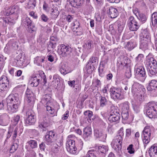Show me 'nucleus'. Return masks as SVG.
Listing matches in <instances>:
<instances>
[{"mask_svg":"<svg viewBox=\"0 0 157 157\" xmlns=\"http://www.w3.org/2000/svg\"><path fill=\"white\" fill-rule=\"evenodd\" d=\"M124 135L123 128H122L118 131L117 135L114 137L112 141L111 145L114 149L117 151H119L121 149Z\"/></svg>","mask_w":157,"mask_h":157,"instance_id":"nucleus-1","label":"nucleus"},{"mask_svg":"<svg viewBox=\"0 0 157 157\" xmlns=\"http://www.w3.org/2000/svg\"><path fill=\"white\" fill-rule=\"evenodd\" d=\"M145 63L150 76L157 73V63L154 58L147 57Z\"/></svg>","mask_w":157,"mask_h":157,"instance_id":"nucleus-2","label":"nucleus"},{"mask_svg":"<svg viewBox=\"0 0 157 157\" xmlns=\"http://www.w3.org/2000/svg\"><path fill=\"white\" fill-rule=\"evenodd\" d=\"M146 114L149 118H157V104L154 102H149L146 107Z\"/></svg>","mask_w":157,"mask_h":157,"instance_id":"nucleus-3","label":"nucleus"},{"mask_svg":"<svg viewBox=\"0 0 157 157\" xmlns=\"http://www.w3.org/2000/svg\"><path fill=\"white\" fill-rule=\"evenodd\" d=\"M44 98L47 102L46 104V109L49 113L54 116L56 115L57 111L55 109L54 103L52 101L51 97L48 94L44 95Z\"/></svg>","mask_w":157,"mask_h":157,"instance_id":"nucleus-4","label":"nucleus"},{"mask_svg":"<svg viewBox=\"0 0 157 157\" xmlns=\"http://www.w3.org/2000/svg\"><path fill=\"white\" fill-rule=\"evenodd\" d=\"M154 128L153 127L146 126L144 128L142 134L143 141L144 143L147 144L150 141L151 135L153 134Z\"/></svg>","mask_w":157,"mask_h":157,"instance_id":"nucleus-5","label":"nucleus"},{"mask_svg":"<svg viewBox=\"0 0 157 157\" xmlns=\"http://www.w3.org/2000/svg\"><path fill=\"white\" fill-rule=\"evenodd\" d=\"M135 76L137 78L142 82H144L146 75L144 68L142 65L136 64L135 66Z\"/></svg>","mask_w":157,"mask_h":157,"instance_id":"nucleus-6","label":"nucleus"},{"mask_svg":"<svg viewBox=\"0 0 157 157\" xmlns=\"http://www.w3.org/2000/svg\"><path fill=\"white\" fill-rule=\"evenodd\" d=\"M110 96L113 99L121 100L123 98V95L121 93V90L119 88L112 87L110 89Z\"/></svg>","mask_w":157,"mask_h":157,"instance_id":"nucleus-7","label":"nucleus"},{"mask_svg":"<svg viewBox=\"0 0 157 157\" xmlns=\"http://www.w3.org/2000/svg\"><path fill=\"white\" fill-rule=\"evenodd\" d=\"M9 81L8 78L3 75L0 78V92L6 91L9 88Z\"/></svg>","mask_w":157,"mask_h":157,"instance_id":"nucleus-8","label":"nucleus"},{"mask_svg":"<svg viewBox=\"0 0 157 157\" xmlns=\"http://www.w3.org/2000/svg\"><path fill=\"white\" fill-rule=\"evenodd\" d=\"M57 52L59 54L63 57L66 56L71 53L72 49L68 46L61 45L58 46Z\"/></svg>","mask_w":157,"mask_h":157,"instance_id":"nucleus-9","label":"nucleus"},{"mask_svg":"<svg viewBox=\"0 0 157 157\" xmlns=\"http://www.w3.org/2000/svg\"><path fill=\"white\" fill-rule=\"evenodd\" d=\"M6 102L18 106L20 104L19 95L17 94L9 95L6 98Z\"/></svg>","mask_w":157,"mask_h":157,"instance_id":"nucleus-10","label":"nucleus"},{"mask_svg":"<svg viewBox=\"0 0 157 157\" xmlns=\"http://www.w3.org/2000/svg\"><path fill=\"white\" fill-rule=\"evenodd\" d=\"M42 79V76L40 74L33 75L30 77L29 82L32 86L36 87Z\"/></svg>","mask_w":157,"mask_h":157,"instance_id":"nucleus-11","label":"nucleus"},{"mask_svg":"<svg viewBox=\"0 0 157 157\" xmlns=\"http://www.w3.org/2000/svg\"><path fill=\"white\" fill-rule=\"evenodd\" d=\"M128 25L129 29L132 31H136L139 27L137 22L132 16H131L128 20Z\"/></svg>","mask_w":157,"mask_h":157,"instance_id":"nucleus-12","label":"nucleus"},{"mask_svg":"<svg viewBox=\"0 0 157 157\" xmlns=\"http://www.w3.org/2000/svg\"><path fill=\"white\" fill-rule=\"evenodd\" d=\"M34 115V112L32 109L28 110L26 113L27 118L25 121V123L29 125L34 123L35 121Z\"/></svg>","mask_w":157,"mask_h":157,"instance_id":"nucleus-13","label":"nucleus"},{"mask_svg":"<svg viewBox=\"0 0 157 157\" xmlns=\"http://www.w3.org/2000/svg\"><path fill=\"white\" fill-rule=\"evenodd\" d=\"M148 90L153 93L154 96H157V81L152 80L149 82V85L147 87Z\"/></svg>","mask_w":157,"mask_h":157,"instance_id":"nucleus-14","label":"nucleus"},{"mask_svg":"<svg viewBox=\"0 0 157 157\" xmlns=\"http://www.w3.org/2000/svg\"><path fill=\"white\" fill-rule=\"evenodd\" d=\"M25 100L28 103H30L32 105L34 103L35 100V95L29 89H27L26 92Z\"/></svg>","mask_w":157,"mask_h":157,"instance_id":"nucleus-15","label":"nucleus"},{"mask_svg":"<svg viewBox=\"0 0 157 157\" xmlns=\"http://www.w3.org/2000/svg\"><path fill=\"white\" fill-rule=\"evenodd\" d=\"M59 71L61 73L65 75L71 72L72 70L67 64L63 62L60 63L59 66Z\"/></svg>","mask_w":157,"mask_h":157,"instance_id":"nucleus-16","label":"nucleus"},{"mask_svg":"<svg viewBox=\"0 0 157 157\" xmlns=\"http://www.w3.org/2000/svg\"><path fill=\"white\" fill-rule=\"evenodd\" d=\"M145 89L142 85L137 83H135L132 87V92L133 94L139 93H144Z\"/></svg>","mask_w":157,"mask_h":157,"instance_id":"nucleus-17","label":"nucleus"},{"mask_svg":"<svg viewBox=\"0 0 157 157\" xmlns=\"http://www.w3.org/2000/svg\"><path fill=\"white\" fill-rule=\"evenodd\" d=\"M121 118L120 114L116 111L111 112L109 117V120L110 122H118Z\"/></svg>","mask_w":157,"mask_h":157,"instance_id":"nucleus-18","label":"nucleus"},{"mask_svg":"<svg viewBox=\"0 0 157 157\" xmlns=\"http://www.w3.org/2000/svg\"><path fill=\"white\" fill-rule=\"evenodd\" d=\"M20 10L19 7L17 6H15L5 10L4 14L6 16H9L14 13L17 14L19 12Z\"/></svg>","mask_w":157,"mask_h":157,"instance_id":"nucleus-19","label":"nucleus"},{"mask_svg":"<svg viewBox=\"0 0 157 157\" xmlns=\"http://www.w3.org/2000/svg\"><path fill=\"white\" fill-rule=\"evenodd\" d=\"M55 135V132L52 131H49L47 133L45 137V142L47 144H50L53 142Z\"/></svg>","mask_w":157,"mask_h":157,"instance_id":"nucleus-20","label":"nucleus"},{"mask_svg":"<svg viewBox=\"0 0 157 157\" xmlns=\"http://www.w3.org/2000/svg\"><path fill=\"white\" fill-rule=\"evenodd\" d=\"M77 140L76 137L74 135H69L67 139L66 147L69 148L68 147L75 145V141Z\"/></svg>","mask_w":157,"mask_h":157,"instance_id":"nucleus-21","label":"nucleus"},{"mask_svg":"<svg viewBox=\"0 0 157 157\" xmlns=\"http://www.w3.org/2000/svg\"><path fill=\"white\" fill-rule=\"evenodd\" d=\"M94 135L97 138H98L100 140L104 141L106 140L107 135L104 132L98 130H95L94 131Z\"/></svg>","mask_w":157,"mask_h":157,"instance_id":"nucleus-22","label":"nucleus"},{"mask_svg":"<svg viewBox=\"0 0 157 157\" xmlns=\"http://www.w3.org/2000/svg\"><path fill=\"white\" fill-rule=\"evenodd\" d=\"M9 117L7 114L3 113L0 115V125L6 126L9 123Z\"/></svg>","mask_w":157,"mask_h":157,"instance_id":"nucleus-23","label":"nucleus"},{"mask_svg":"<svg viewBox=\"0 0 157 157\" xmlns=\"http://www.w3.org/2000/svg\"><path fill=\"white\" fill-rule=\"evenodd\" d=\"M72 29L73 31L76 33H79V34L82 33V29L79 22L77 21H74L72 23Z\"/></svg>","mask_w":157,"mask_h":157,"instance_id":"nucleus-24","label":"nucleus"},{"mask_svg":"<svg viewBox=\"0 0 157 157\" xmlns=\"http://www.w3.org/2000/svg\"><path fill=\"white\" fill-rule=\"evenodd\" d=\"M108 13L110 17L115 18L118 15V11L115 8L110 7H109L108 9Z\"/></svg>","mask_w":157,"mask_h":157,"instance_id":"nucleus-25","label":"nucleus"},{"mask_svg":"<svg viewBox=\"0 0 157 157\" xmlns=\"http://www.w3.org/2000/svg\"><path fill=\"white\" fill-rule=\"evenodd\" d=\"M137 42L135 39H132L126 44L125 47L126 49L131 51L137 46Z\"/></svg>","mask_w":157,"mask_h":157,"instance_id":"nucleus-26","label":"nucleus"},{"mask_svg":"<svg viewBox=\"0 0 157 157\" xmlns=\"http://www.w3.org/2000/svg\"><path fill=\"white\" fill-rule=\"evenodd\" d=\"M49 125V123L47 122L46 121H45L41 119L39 120V128H40V129H41L42 131H46L48 129Z\"/></svg>","mask_w":157,"mask_h":157,"instance_id":"nucleus-27","label":"nucleus"},{"mask_svg":"<svg viewBox=\"0 0 157 157\" xmlns=\"http://www.w3.org/2000/svg\"><path fill=\"white\" fill-rule=\"evenodd\" d=\"M150 39L145 38H141L140 45V48L143 49H147L148 42L150 41Z\"/></svg>","mask_w":157,"mask_h":157,"instance_id":"nucleus-28","label":"nucleus"},{"mask_svg":"<svg viewBox=\"0 0 157 157\" xmlns=\"http://www.w3.org/2000/svg\"><path fill=\"white\" fill-rule=\"evenodd\" d=\"M148 152L151 157H157V146H152L149 148Z\"/></svg>","mask_w":157,"mask_h":157,"instance_id":"nucleus-29","label":"nucleus"},{"mask_svg":"<svg viewBox=\"0 0 157 157\" xmlns=\"http://www.w3.org/2000/svg\"><path fill=\"white\" fill-rule=\"evenodd\" d=\"M46 60V58L44 56H37L34 59V63L38 66L42 65V63Z\"/></svg>","mask_w":157,"mask_h":157,"instance_id":"nucleus-30","label":"nucleus"},{"mask_svg":"<svg viewBox=\"0 0 157 157\" xmlns=\"http://www.w3.org/2000/svg\"><path fill=\"white\" fill-rule=\"evenodd\" d=\"M92 134V130L90 127H87L85 128L83 130V136L85 139L90 137Z\"/></svg>","mask_w":157,"mask_h":157,"instance_id":"nucleus-31","label":"nucleus"},{"mask_svg":"<svg viewBox=\"0 0 157 157\" xmlns=\"http://www.w3.org/2000/svg\"><path fill=\"white\" fill-rule=\"evenodd\" d=\"M7 109L9 112L12 113L16 112L17 111L18 106L14 104L7 103Z\"/></svg>","mask_w":157,"mask_h":157,"instance_id":"nucleus-32","label":"nucleus"},{"mask_svg":"<svg viewBox=\"0 0 157 157\" xmlns=\"http://www.w3.org/2000/svg\"><path fill=\"white\" fill-rule=\"evenodd\" d=\"M74 7L77 8L82 5L83 2V0H67Z\"/></svg>","mask_w":157,"mask_h":157,"instance_id":"nucleus-33","label":"nucleus"},{"mask_svg":"<svg viewBox=\"0 0 157 157\" xmlns=\"http://www.w3.org/2000/svg\"><path fill=\"white\" fill-rule=\"evenodd\" d=\"M53 80L52 82V86L57 87L60 82V77L57 74H55L53 76Z\"/></svg>","mask_w":157,"mask_h":157,"instance_id":"nucleus-34","label":"nucleus"},{"mask_svg":"<svg viewBox=\"0 0 157 157\" xmlns=\"http://www.w3.org/2000/svg\"><path fill=\"white\" fill-rule=\"evenodd\" d=\"M32 21L28 17L23 18L22 19V24L25 27L31 26Z\"/></svg>","mask_w":157,"mask_h":157,"instance_id":"nucleus-35","label":"nucleus"},{"mask_svg":"<svg viewBox=\"0 0 157 157\" xmlns=\"http://www.w3.org/2000/svg\"><path fill=\"white\" fill-rule=\"evenodd\" d=\"M62 145V143H57L54 144L52 146L51 150V152L54 153H58L59 151V149L60 146Z\"/></svg>","mask_w":157,"mask_h":157,"instance_id":"nucleus-36","label":"nucleus"},{"mask_svg":"<svg viewBox=\"0 0 157 157\" xmlns=\"http://www.w3.org/2000/svg\"><path fill=\"white\" fill-rule=\"evenodd\" d=\"M144 93H136V94H133L135 99L139 102L140 103L142 102L143 99L144 97L143 94Z\"/></svg>","mask_w":157,"mask_h":157,"instance_id":"nucleus-37","label":"nucleus"},{"mask_svg":"<svg viewBox=\"0 0 157 157\" xmlns=\"http://www.w3.org/2000/svg\"><path fill=\"white\" fill-rule=\"evenodd\" d=\"M121 106L122 109V112H129V103L128 102L126 101L121 103Z\"/></svg>","mask_w":157,"mask_h":157,"instance_id":"nucleus-38","label":"nucleus"},{"mask_svg":"<svg viewBox=\"0 0 157 157\" xmlns=\"http://www.w3.org/2000/svg\"><path fill=\"white\" fill-rule=\"evenodd\" d=\"M36 5L35 0H30L27 3V5L26 6V8L32 10L35 8Z\"/></svg>","mask_w":157,"mask_h":157,"instance_id":"nucleus-39","label":"nucleus"},{"mask_svg":"<svg viewBox=\"0 0 157 157\" xmlns=\"http://www.w3.org/2000/svg\"><path fill=\"white\" fill-rule=\"evenodd\" d=\"M144 56L141 54H139L137 56L136 58V64H138L139 66L142 65V63L143 62Z\"/></svg>","mask_w":157,"mask_h":157,"instance_id":"nucleus-40","label":"nucleus"},{"mask_svg":"<svg viewBox=\"0 0 157 157\" xmlns=\"http://www.w3.org/2000/svg\"><path fill=\"white\" fill-rule=\"evenodd\" d=\"M9 46L10 50L13 49H16L18 48V45L17 44L16 42H13L10 43V42L8 45H6V46L5 48L4 49L5 51H6V50L8 49Z\"/></svg>","mask_w":157,"mask_h":157,"instance_id":"nucleus-41","label":"nucleus"},{"mask_svg":"<svg viewBox=\"0 0 157 157\" xmlns=\"http://www.w3.org/2000/svg\"><path fill=\"white\" fill-rule=\"evenodd\" d=\"M152 24L154 26H157V13H153L151 18Z\"/></svg>","mask_w":157,"mask_h":157,"instance_id":"nucleus-42","label":"nucleus"},{"mask_svg":"<svg viewBox=\"0 0 157 157\" xmlns=\"http://www.w3.org/2000/svg\"><path fill=\"white\" fill-rule=\"evenodd\" d=\"M51 17L52 18L54 19H56L59 14V11L56 9V8H51Z\"/></svg>","mask_w":157,"mask_h":157,"instance_id":"nucleus-43","label":"nucleus"},{"mask_svg":"<svg viewBox=\"0 0 157 157\" xmlns=\"http://www.w3.org/2000/svg\"><path fill=\"white\" fill-rule=\"evenodd\" d=\"M68 148L67 147H66L67 151L70 153L71 154H77V147L76 146H75V145L73 146H71L70 147H68Z\"/></svg>","mask_w":157,"mask_h":157,"instance_id":"nucleus-44","label":"nucleus"},{"mask_svg":"<svg viewBox=\"0 0 157 157\" xmlns=\"http://www.w3.org/2000/svg\"><path fill=\"white\" fill-rule=\"evenodd\" d=\"M18 142L17 140H15L10 149V153H13L18 148Z\"/></svg>","mask_w":157,"mask_h":157,"instance_id":"nucleus-45","label":"nucleus"},{"mask_svg":"<svg viewBox=\"0 0 157 157\" xmlns=\"http://www.w3.org/2000/svg\"><path fill=\"white\" fill-rule=\"evenodd\" d=\"M85 10L87 13H90L93 10V8L91 5L90 2H86Z\"/></svg>","mask_w":157,"mask_h":157,"instance_id":"nucleus-46","label":"nucleus"},{"mask_svg":"<svg viewBox=\"0 0 157 157\" xmlns=\"http://www.w3.org/2000/svg\"><path fill=\"white\" fill-rule=\"evenodd\" d=\"M98 59L96 57H92L90 58L89 64H93L92 66L95 67L98 63Z\"/></svg>","mask_w":157,"mask_h":157,"instance_id":"nucleus-47","label":"nucleus"},{"mask_svg":"<svg viewBox=\"0 0 157 157\" xmlns=\"http://www.w3.org/2000/svg\"><path fill=\"white\" fill-rule=\"evenodd\" d=\"M26 144L29 145L32 148H36L37 147V142L35 140H30L26 143Z\"/></svg>","mask_w":157,"mask_h":157,"instance_id":"nucleus-48","label":"nucleus"},{"mask_svg":"<svg viewBox=\"0 0 157 157\" xmlns=\"http://www.w3.org/2000/svg\"><path fill=\"white\" fill-rule=\"evenodd\" d=\"M84 114L88 121L89 122H90V121H91V117L93 115V113L91 111L89 110L86 111L84 112Z\"/></svg>","mask_w":157,"mask_h":157,"instance_id":"nucleus-49","label":"nucleus"},{"mask_svg":"<svg viewBox=\"0 0 157 157\" xmlns=\"http://www.w3.org/2000/svg\"><path fill=\"white\" fill-rule=\"evenodd\" d=\"M21 56V55H19L16 58V60L17 61V63L20 66L23 65L25 61L24 59L22 58Z\"/></svg>","mask_w":157,"mask_h":157,"instance_id":"nucleus-50","label":"nucleus"},{"mask_svg":"<svg viewBox=\"0 0 157 157\" xmlns=\"http://www.w3.org/2000/svg\"><path fill=\"white\" fill-rule=\"evenodd\" d=\"M83 143L82 140L80 139L78 140L76 143H75V146H76L78 150H81L82 148Z\"/></svg>","mask_w":157,"mask_h":157,"instance_id":"nucleus-51","label":"nucleus"},{"mask_svg":"<svg viewBox=\"0 0 157 157\" xmlns=\"http://www.w3.org/2000/svg\"><path fill=\"white\" fill-rule=\"evenodd\" d=\"M142 35L143 36L142 38H146L147 39H150V36L149 32L147 31V29H146L142 31L141 33Z\"/></svg>","mask_w":157,"mask_h":157,"instance_id":"nucleus-52","label":"nucleus"},{"mask_svg":"<svg viewBox=\"0 0 157 157\" xmlns=\"http://www.w3.org/2000/svg\"><path fill=\"white\" fill-rule=\"evenodd\" d=\"M56 43H53L50 42L48 44L47 48L48 51L49 52L52 51L56 48Z\"/></svg>","mask_w":157,"mask_h":157,"instance_id":"nucleus-53","label":"nucleus"},{"mask_svg":"<svg viewBox=\"0 0 157 157\" xmlns=\"http://www.w3.org/2000/svg\"><path fill=\"white\" fill-rule=\"evenodd\" d=\"M108 150V147L107 146L102 145L99 146L98 147V151L101 153L105 154Z\"/></svg>","mask_w":157,"mask_h":157,"instance_id":"nucleus-54","label":"nucleus"},{"mask_svg":"<svg viewBox=\"0 0 157 157\" xmlns=\"http://www.w3.org/2000/svg\"><path fill=\"white\" fill-rule=\"evenodd\" d=\"M107 103V99L105 97L101 96L100 100V106L101 107H103L105 106Z\"/></svg>","mask_w":157,"mask_h":157,"instance_id":"nucleus-55","label":"nucleus"},{"mask_svg":"<svg viewBox=\"0 0 157 157\" xmlns=\"http://www.w3.org/2000/svg\"><path fill=\"white\" fill-rule=\"evenodd\" d=\"M137 17L140 21L143 22H144L147 20V17L146 15L142 13H140Z\"/></svg>","mask_w":157,"mask_h":157,"instance_id":"nucleus-56","label":"nucleus"},{"mask_svg":"<svg viewBox=\"0 0 157 157\" xmlns=\"http://www.w3.org/2000/svg\"><path fill=\"white\" fill-rule=\"evenodd\" d=\"M43 8L45 11L48 12L49 11H51V8H54V7L53 5L52 6H49L44 2L43 4Z\"/></svg>","mask_w":157,"mask_h":157,"instance_id":"nucleus-57","label":"nucleus"},{"mask_svg":"<svg viewBox=\"0 0 157 157\" xmlns=\"http://www.w3.org/2000/svg\"><path fill=\"white\" fill-rule=\"evenodd\" d=\"M85 47L87 49H90L93 47V42L88 40L84 45Z\"/></svg>","mask_w":157,"mask_h":157,"instance_id":"nucleus-58","label":"nucleus"},{"mask_svg":"<svg viewBox=\"0 0 157 157\" xmlns=\"http://www.w3.org/2000/svg\"><path fill=\"white\" fill-rule=\"evenodd\" d=\"M92 84L93 86L99 87L101 85L100 81L98 79H95L93 80Z\"/></svg>","mask_w":157,"mask_h":157,"instance_id":"nucleus-59","label":"nucleus"},{"mask_svg":"<svg viewBox=\"0 0 157 157\" xmlns=\"http://www.w3.org/2000/svg\"><path fill=\"white\" fill-rule=\"evenodd\" d=\"M129 112H122L121 116L122 119L124 120H127L129 117Z\"/></svg>","mask_w":157,"mask_h":157,"instance_id":"nucleus-60","label":"nucleus"},{"mask_svg":"<svg viewBox=\"0 0 157 157\" xmlns=\"http://www.w3.org/2000/svg\"><path fill=\"white\" fill-rule=\"evenodd\" d=\"M133 147L132 144H130L127 148L128 152L130 154H134L135 152V150Z\"/></svg>","mask_w":157,"mask_h":157,"instance_id":"nucleus-61","label":"nucleus"},{"mask_svg":"<svg viewBox=\"0 0 157 157\" xmlns=\"http://www.w3.org/2000/svg\"><path fill=\"white\" fill-rule=\"evenodd\" d=\"M118 26V30L119 33H121L122 31L124 29V25L121 24V22L119 21L117 22Z\"/></svg>","mask_w":157,"mask_h":157,"instance_id":"nucleus-62","label":"nucleus"},{"mask_svg":"<svg viewBox=\"0 0 157 157\" xmlns=\"http://www.w3.org/2000/svg\"><path fill=\"white\" fill-rule=\"evenodd\" d=\"M20 119V116L18 115H15L13 117L14 124H17Z\"/></svg>","mask_w":157,"mask_h":157,"instance_id":"nucleus-63","label":"nucleus"},{"mask_svg":"<svg viewBox=\"0 0 157 157\" xmlns=\"http://www.w3.org/2000/svg\"><path fill=\"white\" fill-rule=\"evenodd\" d=\"M125 76L126 77L129 78L131 76V70L130 68H127V70L125 73Z\"/></svg>","mask_w":157,"mask_h":157,"instance_id":"nucleus-64","label":"nucleus"}]
</instances>
